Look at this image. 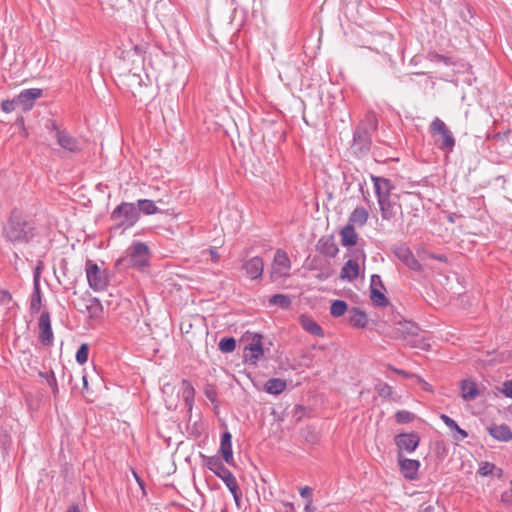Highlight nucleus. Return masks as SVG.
Instances as JSON below:
<instances>
[{"label":"nucleus","instance_id":"nucleus-1","mask_svg":"<svg viewBox=\"0 0 512 512\" xmlns=\"http://www.w3.org/2000/svg\"><path fill=\"white\" fill-rule=\"evenodd\" d=\"M371 180L374 184L382 219L390 221L394 219L397 214H402L400 196L399 194L392 193L395 186L391 180L374 175H371Z\"/></svg>","mask_w":512,"mask_h":512},{"label":"nucleus","instance_id":"nucleus-2","mask_svg":"<svg viewBox=\"0 0 512 512\" xmlns=\"http://www.w3.org/2000/svg\"><path fill=\"white\" fill-rule=\"evenodd\" d=\"M35 224L19 212L13 211L3 227L5 239L13 244L30 242L35 235Z\"/></svg>","mask_w":512,"mask_h":512},{"label":"nucleus","instance_id":"nucleus-3","mask_svg":"<svg viewBox=\"0 0 512 512\" xmlns=\"http://www.w3.org/2000/svg\"><path fill=\"white\" fill-rule=\"evenodd\" d=\"M378 128V119L374 112L366 113L364 119L358 124L353 133L351 149L357 156L366 155L371 148L372 135Z\"/></svg>","mask_w":512,"mask_h":512},{"label":"nucleus","instance_id":"nucleus-4","mask_svg":"<svg viewBox=\"0 0 512 512\" xmlns=\"http://www.w3.org/2000/svg\"><path fill=\"white\" fill-rule=\"evenodd\" d=\"M139 210L134 203L122 202L111 213L112 231L126 230L133 227L139 220Z\"/></svg>","mask_w":512,"mask_h":512},{"label":"nucleus","instance_id":"nucleus-5","mask_svg":"<svg viewBox=\"0 0 512 512\" xmlns=\"http://www.w3.org/2000/svg\"><path fill=\"white\" fill-rule=\"evenodd\" d=\"M429 128L437 148L445 153H451L455 147L456 140L444 121L435 117L430 123Z\"/></svg>","mask_w":512,"mask_h":512},{"label":"nucleus","instance_id":"nucleus-6","mask_svg":"<svg viewBox=\"0 0 512 512\" xmlns=\"http://www.w3.org/2000/svg\"><path fill=\"white\" fill-rule=\"evenodd\" d=\"M86 277L90 288L94 291H103L109 285V275L104 269H101L95 262L88 259L85 263Z\"/></svg>","mask_w":512,"mask_h":512},{"label":"nucleus","instance_id":"nucleus-7","mask_svg":"<svg viewBox=\"0 0 512 512\" xmlns=\"http://www.w3.org/2000/svg\"><path fill=\"white\" fill-rule=\"evenodd\" d=\"M204 461V465L212 471L218 478H220L226 487H230L237 483L235 476L232 472L226 468L222 460L218 456H206L201 455Z\"/></svg>","mask_w":512,"mask_h":512},{"label":"nucleus","instance_id":"nucleus-8","mask_svg":"<svg viewBox=\"0 0 512 512\" xmlns=\"http://www.w3.org/2000/svg\"><path fill=\"white\" fill-rule=\"evenodd\" d=\"M128 262L137 269H142L149 265L150 250L149 247L143 242H134L128 249Z\"/></svg>","mask_w":512,"mask_h":512},{"label":"nucleus","instance_id":"nucleus-9","mask_svg":"<svg viewBox=\"0 0 512 512\" xmlns=\"http://www.w3.org/2000/svg\"><path fill=\"white\" fill-rule=\"evenodd\" d=\"M291 261L287 253L281 249L275 252L273 264L270 271L271 282H278L289 276Z\"/></svg>","mask_w":512,"mask_h":512},{"label":"nucleus","instance_id":"nucleus-10","mask_svg":"<svg viewBox=\"0 0 512 512\" xmlns=\"http://www.w3.org/2000/svg\"><path fill=\"white\" fill-rule=\"evenodd\" d=\"M392 252L410 270L415 272L423 271L422 264L416 259L412 250L405 243L394 245Z\"/></svg>","mask_w":512,"mask_h":512},{"label":"nucleus","instance_id":"nucleus-11","mask_svg":"<svg viewBox=\"0 0 512 512\" xmlns=\"http://www.w3.org/2000/svg\"><path fill=\"white\" fill-rule=\"evenodd\" d=\"M394 442L397 447V453L403 452L412 453L420 444V436L416 432L400 433L394 437Z\"/></svg>","mask_w":512,"mask_h":512},{"label":"nucleus","instance_id":"nucleus-12","mask_svg":"<svg viewBox=\"0 0 512 512\" xmlns=\"http://www.w3.org/2000/svg\"><path fill=\"white\" fill-rule=\"evenodd\" d=\"M262 335L254 334L251 343L245 346L243 357L246 362L256 364L264 355Z\"/></svg>","mask_w":512,"mask_h":512},{"label":"nucleus","instance_id":"nucleus-13","mask_svg":"<svg viewBox=\"0 0 512 512\" xmlns=\"http://www.w3.org/2000/svg\"><path fill=\"white\" fill-rule=\"evenodd\" d=\"M81 301L83 304H85V309L78 307L77 310L80 313H86L89 320L93 322L102 318L104 309L98 298L91 296L81 297Z\"/></svg>","mask_w":512,"mask_h":512},{"label":"nucleus","instance_id":"nucleus-14","mask_svg":"<svg viewBox=\"0 0 512 512\" xmlns=\"http://www.w3.org/2000/svg\"><path fill=\"white\" fill-rule=\"evenodd\" d=\"M241 270L244 271L245 276L250 280H258L263 275L264 261L260 256H254L243 261Z\"/></svg>","mask_w":512,"mask_h":512},{"label":"nucleus","instance_id":"nucleus-15","mask_svg":"<svg viewBox=\"0 0 512 512\" xmlns=\"http://www.w3.org/2000/svg\"><path fill=\"white\" fill-rule=\"evenodd\" d=\"M397 460L400 472L405 479L412 481L418 478V470L420 468L418 460L406 458L400 453H397Z\"/></svg>","mask_w":512,"mask_h":512},{"label":"nucleus","instance_id":"nucleus-16","mask_svg":"<svg viewBox=\"0 0 512 512\" xmlns=\"http://www.w3.org/2000/svg\"><path fill=\"white\" fill-rule=\"evenodd\" d=\"M39 340L44 346H50L53 343L54 335L51 327V317L48 311H43L38 321Z\"/></svg>","mask_w":512,"mask_h":512},{"label":"nucleus","instance_id":"nucleus-17","mask_svg":"<svg viewBox=\"0 0 512 512\" xmlns=\"http://www.w3.org/2000/svg\"><path fill=\"white\" fill-rule=\"evenodd\" d=\"M42 95V89H25L16 96L18 107H20L23 111H29L34 106L35 100L40 98Z\"/></svg>","mask_w":512,"mask_h":512},{"label":"nucleus","instance_id":"nucleus-18","mask_svg":"<svg viewBox=\"0 0 512 512\" xmlns=\"http://www.w3.org/2000/svg\"><path fill=\"white\" fill-rule=\"evenodd\" d=\"M317 251L327 257H335L339 252L338 246L332 235L321 237L316 245Z\"/></svg>","mask_w":512,"mask_h":512},{"label":"nucleus","instance_id":"nucleus-19","mask_svg":"<svg viewBox=\"0 0 512 512\" xmlns=\"http://www.w3.org/2000/svg\"><path fill=\"white\" fill-rule=\"evenodd\" d=\"M219 453L228 465H234L232 435L229 431H225L221 434Z\"/></svg>","mask_w":512,"mask_h":512},{"label":"nucleus","instance_id":"nucleus-20","mask_svg":"<svg viewBox=\"0 0 512 512\" xmlns=\"http://www.w3.org/2000/svg\"><path fill=\"white\" fill-rule=\"evenodd\" d=\"M56 140L63 149L68 150L69 152L76 153L81 150L77 139L70 136L66 131H58Z\"/></svg>","mask_w":512,"mask_h":512},{"label":"nucleus","instance_id":"nucleus-21","mask_svg":"<svg viewBox=\"0 0 512 512\" xmlns=\"http://www.w3.org/2000/svg\"><path fill=\"white\" fill-rule=\"evenodd\" d=\"M488 433L497 441L508 442L512 440V431L506 424L491 425L488 427Z\"/></svg>","mask_w":512,"mask_h":512},{"label":"nucleus","instance_id":"nucleus-22","mask_svg":"<svg viewBox=\"0 0 512 512\" xmlns=\"http://www.w3.org/2000/svg\"><path fill=\"white\" fill-rule=\"evenodd\" d=\"M300 324H301L302 328L306 332L310 333L311 335L318 336V337L324 336V330L322 329V327L316 321H314L311 317L306 316V315H301L300 316Z\"/></svg>","mask_w":512,"mask_h":512},{"label":"nucleus","instance_id":"nucleus-23","mask_svg":"<svg viewBox=\"0 0 512 512\" xmlns=\"http://www.w3.org/2000/svg\"><path fill=\"white\" fill-rule=\"evenodd\" d=\"M440 419L445 423V425L451 430L454 432L453 434V438L457 441H462L464 440L465 438L468 437V433L467 431H465L464 429L460 428L459 425L456 423L455 420H453L452 418H450L448 415L446 414H441L440 415Z\"/></svg>","mask_w":512,"mask_h":512},{"label":"nucleus","instance_id":"nucleus-24","mask_svg":"<svg viewBox=\"0 0 512 512\" xmlns=\"http://www.w3.org/2000/svg\"><path fill=\"white\" fill-rule=\"evenodd\" d=\"M349 322L356 328H365L368 323L367 314L358 307H353L349 311Z\"/></svg>","mask_w":512,"mask_h":512},{"label":"nucleus","instance_id":"nucleus-25","mask_svg":"<svg viewBox=\"0 0 512 512\" xmlns=\"http://www.w3.org/2000/svg\"><path fill=\"white\" fill-rule=\"evenodd\" d=\"M340 236L341 244L345 247H350L357 244L358 235L352 224L345 225L340 231Z\"/></svg>","mask_w":512,"mask_h":512},{"label":"nucleus","instance_id":"nucleus-26","mask_svg":"<svg viewBox=\"0 0 512 512\" xmlns=\"http://www.w3.org/2000/svg\"><path fill=\"white\" fill-rule=\"evenodd\" d=\"M359 275V264L356 260L349 259L341 269L340 277L341 279H347L348 281H353Z\"/></svg>","mask_w":512,"mask_h":512},{"label":"nucleus","instance_id":"nucleus-27","mask_svg":"<svg viewBox=\"0 0 512 512\" xmlns=\"http://www.w3.org/2000/svg\"><path fill=\"white\" fill-rule=\"evenodd\" d=\"M461 392L462 398L465 401H473L480 395L477 384L469 380H463L461 382Z\"/></svg>","mask_w":512,"mask_h":512},{"label":"nucleus","instance_id":"nucleus-28","mask_svg":"<svg viewBox=\"0 0 512 512\" xmlns=\"http://www.w3.org/2000/svg\"><path fill=\"white\" fill-rule=\"evenodd\" d=\"M42 304V295L40 283L38 281H34L33 283V292L30 296V313L36 314L41 310Z\"/></svg>","mask_w":512,"mask_h":512},{"label":"nucleus","instance_id":"nucleus-29","mask_svg":"<svg viewBox=\"0 0 512 512\" xmlns=\"http://www.w3.org/2000/svg\"><path fill=\"white\" fill-rule=\"evenodd\" d=\"M369 214L366 208L356 207L349 216V223L358 226H363L367 223Z\"/></svg>","mask_w":512,"mask_h":512},{"label":"nucleus","instance_id":"nucleus-30","mask_svg":"<svg viewBox=\"0 0 512 512\" xmlns=\"http://www.w3.org/2000/svg\"><path fill=\"white\" fill-rule=\"evenodd\" d=\"M286 388V382L279 378L269 379L265 383V390L269 394L278 395L282 393Z\"/></svg>","mask_w":512,"mask_h":512},{"label":"nucleus","instance_id":"nucleus-31","mask_svg":"<svg viewBox=\"0 0 512 512\" xmlns=\"http://www.w3.org/2000/svg\"><path fill=\"white\" fill-rule=\"evenodd\" d=\"M139 214L142 212L145 215H153L159 212L155 202L149 199H139L136 205Z\"/></svg>","mask_w":512,"mask_h":512},{"label":"nucleus","instance_id":"nucleus-32","mask_svg":"<svg viewBox=\"0 0 512 512\" xmlns=\"http://www.w3.org/2000/svg\"><path fill=\"white\" fill-rule=\"evenodd\" d=\"M269 304L270 305H276V306H279L280 308H282L284 310H287V309L290 308V306L292 304V300H291V297L288 296V295H285V294H275V295L270 297Z\"/></svg>","mask_w":512,"mask_h":512},{"label":"nucleus","instance_id":"nucleus-33","mask_svg":"<svg viewBox=\"0 0 512 512\" xmlns=\"http://www.w3.org/2000/svg\"><path fill=\"white\" fill-rule=\"evenodd\" d=\"M370 299L373 302V304L378 307H386L389 304L388 298L377 287H373V289H371Z\"/></svg>","mask_w":512,"mask_h":512},{"label":"nucleus","instance_id":"nucleus-34","mask_svg":"<svg viewBox=\"0 0 512 512\" xmlns=\"http://www.w3.org/2000/svg\"><path fill=\"white\" fill-rule=\"evenodd\" d=\"M348 311V305L344 300H334L330 306V314L335 317H341Z\"/></svg>","mask_w":512,"mask_h":512},{"label":"nucleus","instance_id":"nucleus-35","mask_svg":"<svg viewBox=\"0 0 512 512\" xmlns=\"http://www.w3.org/2000/svg\"><path fill=\"white\" fill-rule=\"evenodd\" d=\"M218 347L222 353H231L236 348V340L233 337H224L219 341Z\"/></svg>","mask_w":512,"mask_h":512},{"label":"nucleus","instance_id":"nucleus-36","mask_svg":"<svg viewBox=\"0 0 512 512\" xmlns=\"http://www.w3.org/2000/svg\"><path fill=\"white\" fill-rule=\"evenodd\" d=\"M39 376L46 380L47 384L51 387L54 396H56L59 392V389H58V384H57V380H56L54 372L53 371H49V372L40 371Z\"/></svg>","mask_w":512,"mask_h":512},{"label":"nucleus","instance_id":"nucleus-37","mask_svg":"<svg viewBox=\"0 0 512 512\" xmlns=\"http://www.w3.org/2000/svg\"><path fill=\"white\" fill-rule=\"evenodd\" d=\"M88 355H89V345L87 343H83L80 345V347L78 348L77 352H76V361L83 365L87 362L88 360Z\"/></svg>","mask_w":512,"mask_h":512},{"label":"nucleus","instance_id":"nucleus-38","mask_svg":"<svg viewBox=\"0 0 512 512\" xmlns=\"http://www.w3.org/2000/svg\"><path fill=\"white\" fill-rule=\"evenodd\" d=\"M413 419H414V414L409 411H406V410L397 411L395 414V420L399 424L410 423Z\"/></svg>","mask_w":512,"mask_h":512},{"label":"nucleus","instance_id":"nucleus-39","mask_svg":"<svg viewBox=\"0 0 512 512\" xmlns=\"http://www.w3.org/2000/svg\"><path fill=\"white\" fill-rule=\"evenodd\" d=\"M378 394L382 398H390L393 393V388L387 383H381L376 387Z\"/></svg>","mask_w":512,"mask_h":512},{"label":"nucleus","instance_id":"nucleus-40","mask_svg":"<svg viewBox=\"0 0 512 512\" xmlns=\"http://www.w3.org/2000/svg\"><path fill=\"white\" fill-rule=\"evenodd\" d=\"M496 466L490 462H482L479 469L478 474L481 476H489L494 473Z\"/></svg>","mask_w":512,"mask_h":512},{"label":"nucleus","instance_id":"nucleus-41","mask_svg":"<svg viewBox=\"0 0 512 512\" xmlns=\"http://www.w3.org/2000/svg\"><path fill=\"white\" fill-rule=\"evenodd\" d=\"M228 490L230 491V493L232 494L233 498H234V501H235V504L238 508H240L241 506V496H242V493H241V490L239 488V485L238 483H235L233 484L232 486L228 487Z\"/></svg>","mask_w":512,"mask_h":512},{"label":"nucleus","instance_id":"nucleus-42","mask_svg":"<svg viewBox=\"0 0 512 512\" xmlns=\"http://www.w3.org/2000/svg\"><path fill=\"white\" fill-rule=\"evenodd\" d=\"M16 107H18V101L16 97L11 100H4L1 103V108L6 113L14 111Z\"/></svg>","mask_w":512,"mask_h":512},{"label":"nucleus","instance_id":"nucleus-43","mask_svg":"<svg viewBox=\"0 0 512 512\" xmlns=\"http://www.w3.org/2000/svg\"><path fill=\"white\" fill-rule=\"evenodd\" d=\"M428 58L434 62H443L446 65L452 64L451 58L441 55V54H438L437 52H430L428 54Z\"/></svg>","mask_w":512,"mask_h":512},{"label":"nucleus","instance_id":"nucleus-44","mask_svg":"<svg viewBox=\"0 0 512 512\" xmlns=\"http://www.w3.org/2000/svg\"><path fill=\"white\" fill-rule=\"evenodd\" d=\"M501 501L504 505L512 507V480L510 482V489L502 493Z\"/></svg>","mask_w":512,"mask_h":512},{"label":"nucleus","instance_id":"nucleus-45","mask_svg":"<svg viewBox=\"0 0 512 512\" xmlns=\"http://www.w3.org/2000/svg\"><path fill=\"white\" fill-rule=\"evenodd\" d=\"M11 301V293L8 290L0 289V305H8Z\"/></svg>","mask_w":512,"mask_h":512},{"label":"nucleus","instance_id":"nucleus-46","mask_svg":"<svg viewBox=\"0 0 512 512\" xmlns=\"http://www.w3.org/2000/svg\"><path fill=\"white\" fill-rule=\"evenodd\" d=\"M500 392L503 393L506 397L512 398V379L507 380L502 384Z\"/></svg>","mask_w":512,"mask_h":512},{"label":"nucleus","instance_id":"nucleus-47","mask_svg":"<svg viewBox=\"0 0 512 512\" xmlns=\"http://www.w3.org/2000/svg\"><path fill=\"white\" fill-rule=\"evenodd\" d=\"M426 255L429 259L436 260L439 262L446 263L448 261V258L445 254H436L433 252H427Z\"/></svg>","mask_w":512,"mask_h":512},{"label":"nucleus","instance_id":"nucleus-48","mask_svg":"<svg viewBox=\"0 0 512 512\" xmlns=\"http://www.w3.org/2000/svg\"><path fill=\"white\" fill-rule=\"evenodd\" d=\"M510 134H511V130L508 129V130H506L504 132H497V133H495L492 136V138L495 139V140H498V141H505V140H507L509 138Z\"/></svg>","mask_w":512,"mask_h":512},{"label":"nucleus","instance_id":"nucleus-49","mask_svg":"<svg viewBox=\"0 0 512 512\" xmlns=\"http://www.w3.org/2000/svg\"><path fill=\"white\" fill-rule=\"evenodd\" d=\"M300 495L307 501L312 500V489L308 486H304L300 489Z\"/></svg>","mask_w":512,"mask_h":512},{"label":"nucleus","instance_id":"nucleus-50","mask_svg":"<svg viewBox=\"0 0 512 512\" xmlns=\"http://www.w3.org/2000/svg\"><path fill=\"white\" fill-rule=\"evenodd\" d=\"M377 286L384 288L381 277L379 275L375 274V275H372V277H371L370 290L373 289V287H377Z\"/></svg>","mask_w":512,"mask_h":512},{"label":"nucleus","instance_id":"nucleus-51","mask_svg":"<svg viewBox=\"0 0 512 512\" xmlns=\"http://www.w3.org/2000/svg\"><path fill=\"white\" fill-rule=\"evenodd\" d=\"M204 394L211 402H215L217 400V393L213 388H206Z\"/></svg>","mask_w":512,"mask_h":512},{"label":"nucleus","instance_id":"nucleus-52","mask_svg":"<svg viewBox=\"0 0 512 512\" xmlns=\"http://www.w3.org/2000/svg\"><path fill=\"white\" fill-rule=\"evenodd\" d=\"M46 128L50 131V132H55V138L58 136V131H62L59 126L57 125V123L55 121H52L50 120L47 125H46Z\"/></svg>","mask_w":512,"mask_h":512},{"label":"nucleus","instance_id":"nucleus-53","mask_svg":"<svg viewBox=\"0 0 512 512\" xmlns=\"http://www.w3.org/2000/svg\"><path fill=\"white\" fill-rule=\"evenodd\" d=\"M133 476H134L136 482L138 483L140 489L142 490L143 496H145L146 490H145V483H144L143 479L135 471H133Z\"/></svg>","mask_w":512,"mask_h":512},{"label":"nucleus","instance_id":"nucleus-54","mask_svg":"<svg viewBox=\"0 0 512 512\" xmlns=\"http://www.w3.org/2000/svg\"><path fill=\"white\" fill-rule=\"evenodd\" d=\"M404 325L407 327V331H408L409 334H411V335L416 334V331L418 330V327L415 324L410 323V322H406Z\"/></svg>","mask_w":512,"mask_h":512},{"label":"nucleus","instance_id":"nucleus-55","mask_svg":"<svg viewBox=\"0 0 512 512\" xmlns=\"http://www.w3.org/2000/svg\"><path fill=\"white\" fill-rule=\"evenodd\" d=\"M462 215L459 213H449L446 218L450 223H455L457 219L461 218Z\"/></svg>","mask_w":512,"mask_h":512},{"label":"nucleus","instance_id":"nucleus-56","mask_svg":"<svg viewBox=\"0 0 512 512\" xmlns=\"http://www.w3.org/2000/svg\"><path fill=\"white\" fill-rule=\"evenodd\" d=\"M209 252H210V255H211L212 262L217 263L219 261L220 256H219L218 252L216 251V249L215 248H210Z\"/></svg>","mask_w":512,"mask_h":512},{"label":"nucleus","instance_id":"nucleus-57","mask_svg":"<svg viewBox=\"0 0 512 512\" xmlns=\"http://www.w3.org/2000/svg\"><path fill=\"white\" fill-rule=\"evenodd\" d=\"M304 511L305 512H316V507L313 506L312 500L307 501Z\"/></svg>","mask_w":512,"mask_h":512},{"label":"nucleus","instance_id":"nucleus-58","mask_svg":"<svg viewBox=\"0 0 512 512\" xmlns=\"http://www.w3.org/2000/svg\"><path fill=\"white\" fill-rule=\"evenodd\" d=\"M394 372H396L397 374L403 376L404 378H409L411 377V374L405 370H401V369H396L394 368L393 369Z\"/></svg>","mask_w":512,"mask_h":512},{"label":"nucleus","instance_id":"nucleus-59","mask_svg":"<svg viewBox=\"0 0 512 512\" xmlns=\"http://www.w3.org/2000/svg\"><path fill=\"white\" fill-rule=\"evenodd\" d=\"M285 512H294V504L291 502L284 503Z\"/></svg>","mask_w":512,"mask_h":512},{"label":"nucleus","instance_id":"nucleus-60","mask_svg":"<svg viewBox=\"0 0 512 512\" xmlns=\"http://www.w3.org/2000/svg\"><path fill=\"white\" fill-rule=\"evenodd\" d=\"M40 269V265H38L34 271L33 282L37 279L38 283H40Z\"/></svg>","mask_w":512,"mask_h":512},{"label":"nucleus","instance_id":"nucleus-61","mask_svg":"<svg viewBox=\"0 0 512 512\" xmlns=\"http://www.w3.org/2000/svg\"><path fill=\"white\" fill-rule=\"evenodd\" d=\"M492 475L496 476L498 479H501L504 475V472L501 468L496 467Z\"/></svg>","mask_w":512,"mask_h":512},{"label":"nucleus","instance_id":"nucleus-62","mask_svg":"<svg viewBox=\"0 0 512 512\" xmlns=\"http://www.w3.org/2000/svg\"><path fill=\"white\" fill-rule=\"evenodd\" d=\"M66 512H80V510L77 505H72L68 508Z\"/></svg>","mask_w":512,"mask_h":512},{"label":"nucleus","instance_id":"nucleus-63","mask_svg":"<svg viewBox=\"0 0 512 512\" xmlns=\"http://www.w3.org/2000/svg\"><path fill=\"white\" fill-rule=\"evenodd\" d=\"M193 393H194V388L190 387V389L188 391H185V394H186V400H188L189 396H193Z\"/></svg>","mask_w":512,"mask_h":512},{"label":"nucleus","instance_id":"nucleus-64","mask_svg":"<svg viewBox=\"0 0 512 512\" xmlns=\"http://www.w3.org/2000/svg\"><path fill=\"white\" fill-rule=\"evenodd\" d=\"M82 379H83V386H84V388H87V387H88L87 377L84 375V376L82 377Z\"/></svg>","mask_w":512,"mask_h":512}]
</instances>
